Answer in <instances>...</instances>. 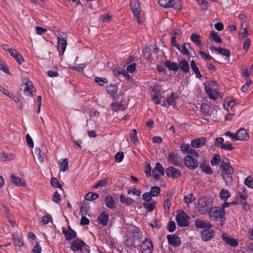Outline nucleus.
Instances as JSON below:
<instances>
[{
  "mask_svg": "<svg viewBox=\"0 0 253 253\" xmlns=\"http://www.w3.org/2000/svg\"><path fill=\"white\" fill-rule=\"evenodd\" d=\"M130 6L132 11L137 19L138 23L141 22L142 19L140 16V12H141V8L139 1L137 0H131L130 1Z\"/></svg>",
  "mask_w": 253,
  "mask_h": 253,
  "instance_id": "5",
  "label": "nucleus"
},
{
  "mask_svg": "<svg viewBox=\"0 0 253 253\" xmlns=\"http://www.w3.org/2000/svg\"><path fill=\"white\" fill-rule=\"evenodd\" d=\"M200 36L199 35L193 33L191 36V40L195 43H196L198 46H200L202 45V42L200 40Z\"/></svg>",
  "mask_w": 253,
  "mask_h": 253,
  "instance_id": "40",
  "label": "nucleus"
},
{
  "mask_svg": "<svg viewBox=\"0 0 253 253\" xmlns=\"http://www.w3.org/2000/svg\"><path fill=\"white\" fill-rule=\"evenodd\" d=\"M87 213V209L85 204H81L80 205V214L85 215Z\"/></svg>",
  "mask_w": 253,
  "mask_h": 253,
  "instance_id": "49",
  "label": "nucleus"
},
{
  "mask_svg": "<svg viewBox=\"0 0 253 253\" xmlns=\"http://www.w3.org/2000/svg\"><path fill=\"white\" fill-rule=\"evenodd\" d=\"M140 248L142 253H152L153 250L151 241L147 238L141 242Z\"/></svg>",
  "mask_w": 253,
  "mask_h": 253,
  "instance_id": "8",
  "label": "nucleus"
},
{
  "mask_svg": "<svg viewBox=\"0 0 253 253\" xmlns=\"http://www.w3.org/2000/svg\"><path fill=\"white\" fill-rule=\"evenodd\" d=\"M200 166L202 170L206 174H211L212 173V170L210 165L202 163L200 164Z\"/></svg>",
  "mask_w": 253,
  "mask_h": 253,
  "instance_id": "32",
  "label": "nucleus"
},
{
  "mask_svg": "<svg viewBox=\"0 0 253 253\" xmlns=\"http://www.w3.org/2000/svg\"><path fill=\"white\" fill-rule=\"evenodd\" d=\"M214 236V233L210 228L205 229L201 232V237L204 241H208Z\"/></svg>",
  "mask_w": 253,
  "mask_h": 253,
  "instance_id": "11",
  "label": "nucleus"
},
{
  "mask_svg": "<svg viewBox=\"0 0 253 253\" xmlns=\"http://www.w3.org/2000/svg\"><path fill=\"white\" fill-rule=\"evenodd\" d=\"M222 239L223 241L229 246L232 247H237L238 245L237 240L233 238L227 236L226 235L223 234L222 236Z\"/></svg>",
  "mask_w": 253,
  "mask_h": 253,
  "instance_id": "20",
  "label": "nucleus"
},
{
  "mask_svg": "<svg viewBox=\"0 0 253 253\" xmlns=\"http://www.w3.org/2000/svg\"><path fill=\"white\" fill-rule=\"evenodd\" d=\"M109 213L106 211H103L98 216L97 218V221L103 226H105L107 225L109 220Z\"/></svg>",
  "mask_w": 253,
  "mask_h": 253,
  "instance_id": "13",
  "label": "nucleus"
},
{
  "mask_svg": "<svg viewBox=\"0 0 253 253\" xmlns=\"http://www.w3.org/2000/svg\"><path fill=\"white\" fill-rule=\"evenodd\" d=\"M190 65H191V68L192 70L196 75V77L198 78H201L202 75L200 74L199 68L196 66V63L194 60H193L191 61Z\"/></svg>",
  "mask_w": 253,
  "mask_h": 253,
  "instance_id": "33",
  "label": "nucleus"
},
{
  "mask_svg": "<svg viewBox=\"0 0 253 253\" xmlns=\"http://www.w3.org/2000/svg\"><path fill=\"white\" fill-rule=\"evenodd\" d=\"M141 191L140 190H137L135 188H131L127 191V194H130L132 193L133 195H136L137 196H139L141 194Z\"/></svg>",
  "mask_w": 253,
  "mask_h": 253,
  "instance_id": "60",
  "label": "nucleus"
},
{
  "mask_svg": "<svg viewBox=\"0 0 253 253\" xmlns=\"http://www.w3.org/2000/svg\"><path fill=\"white\" fill-rule=\"evenodd\" d=\"M249 138V135L247 130L244 128H240L235 133L236 140H247Z\"/></svg>",
  "mask_w": 253,
  "mask_h": 253,
  "instance_id": "12",
  "label": "nucleus"
},
{
  "mask_svg": "<svg viewBox=\"0 0 253 253\" xmlns=\"http://www.w3.org/2000/svg\"><path fill=\"white\" fill-rule=\"evenodd\" d=\"M206 142V138L204 137H201L192 140L191 141V145L194 148H200L205 145Z\"/></svg>",
  "mask_w": 253,
  "mask_h": 253,
  "instance_id": "14",
  "label": "nucleus"
},
{
  "mask_svg": "<svg viewBox=\"0 0 253 253\" xmlns=\"http://www.w3.org/2000/svg\"><path fill=\"white\" fill-rule=\"evenodd\" d=\"M130 139L134 143H136L138 142V138L137 137V131L135 129H133L130 133Z\"/></svg>",
  "mask_w": 253,
  "mask_h": 253,
  "instance_id": "54",
  "label": "nucleus"
},
{
  "mask_svg": "<svg viewBox=\"0 0 253 253\" xmlns=\"http://www.w3.org/2000/svg\"><path fill=\"white\" fill-rule=\"evenodd\" d=\"M35 154L38 159V161L40 164H42L44 161V157L41 154V150L40 148H36Z\"/></svg>",
  "mask_w": 253,
  "mask_h": 253,
  "instance_id": "46",
  "label": "nucleus"
},
{
  "mask_svg": "<svg viewBox=\"0 0 253 253\" xmlns=\"http://www.w3.org/2000/svg\"><path fill=\"white\" fill-rule=\"evenodd\" d=\"M184 164L190 169H194L198 165V161L192 156L187 155L183 160Z\"/></svg>",
  "mask_w": 253,
  "mask_h": 253,
  "instance_id": "7",
  "label": "nucleus"
},
{
  "mask_svg": "<svg viewBox=\"0 0 253 253\" xmlns=\"http://www.w3.org/2000/svg\"><path fill=\"white\" fill-rule=\"evenodd\" d=\"M195 226L197 228H211V225L210 224L209 221L207 220H202L200 219H196L195 222Z\"/></svg>",
  "mask_w": 253,
  "mask_h": 253,
  "instance_id": "21",
  "label": "nucleus"
},
{
  "mask_svg": "<svg viewBox=\"0 0 253 253\" xmlns=\"http://www.w3.org/2000/svg\"><path fill=\"white\" fill-rule=\"evenodd\" d=\"M178 96L172 92L170 95L167 97L166 101L169 106H172L173 108H175L176 107V100Z\"/></svg>",
  "mask_w": 253,
  "mask_h": 253,
  "instance_id": "19",
  "label": "nucleus"
},
{
  "mask_svg": "<svg viewBox=\"0 0 253 253\" xmlns=\"http://www.w3.org/2000/svg\"><path fill=\"white\" fill-rule=\"evenodd\" d=\"M171 0H159V4L162 7L167 8L169 7Z\"/></svg>",
  "mask_w": 253,
  "mask_h": 253,
  "instance_id": "56",
  "label": "nucleus"
},
{
  "mask_svg": "<svg viewBox=\"0 0 253 253\" xmlns=\"http://www.w3.org/2000/svg\"><path fill=\"white\" fill-rule=\"evenodd\" d=\"M166 173L168 177H172L174 179L177 178L181 174L180 170L172 166H169L166 169Z\"/></svg>",
  "mask_w": 253,
  "mask_h": 253,
  "instance_id": "10",
  "label": "nucleus"
},
{
  "mask_svg": "<svg viewBox=\"0 0 253 253\" xmlns=\"http://www.w3.org/2000/svg\"><path fill=\"white\" fill-rule=\"evenodd\" d=\"M9 53L11 56L16 60L19 64H21L23 62H24V60L23 56L15 49L13 48L12 49H10Z\"/></svg>",
  "mask_w": 253,
  "mask_h": 253,
  "instance_id": "16",
  "label": "nucleus"
},
{
  "mask_svg": "<svg viewBox=\"0 0 253 253\" xmlns=\"http://www.w3.org/2000/svg\"><path fill=\"white\" fill-rule=\"evenodd\" d=\"M178 67L185 74H186L189 71V64L185 60H181L178 63Z\"/></svg>",
  "mask_w": 253,
  "mask_h": 253,
  "instance_id": "25",
  "label": "nucleus"
},
{
  "mask_svg": "<svg viewBox=\"0 0 253 253\" xmlns=\"http://www.w3.org/2000/svg\"><path fill=\"white\" fill-rule=\"evenodd\" d=\"M11 182L17 186H25L26 182L23 178H19L14 174L11 175Z\"/></svg>",
  "mask_w": 253,
  "mask_h": 253,
  "instance_id": "15",
  "label": "nucleus"
},
{
  "mask_svg": "<svg viewBox=\"0 0 253 253\" xmlns=\"http://www.w3.org/2000/svg\"><path fill=\"white\" fill-rule=\"evenodd\" d=\"M169 7H172L176 10H181L182 8L181 1L180 0H171Z\"/></svg>",
  "mask_w": 253,
  "mask_h": 253,
  "instance_id": "28",
  "label": "nucleus"
},
{
  "mask_svg": "<svg viewBox=\"0 0 253 253\" xmlns=\"http://www.w3.org/2000/svg\"><path fill=\"white\" fill-rule=\"evenodd\" d=\"M142 199L146 202H149L152 200V196L149 192H145L142 195Z\"/></svg>",
  "mask_w": 253,
  "mask_h": 253,
  "instance_id": "62",
  "label": "nucleus"
},
{
  "mask_svg": "<svg viewBox=\"0 0 253 253\" xmlns=\"http://www.w3.org/2000/svg\"><path fill=\"white\" fill-rule=\"evenodd\" d=\"M239 195L240 199L245 201L248 197L247 190L245 187L242 186L239 188Z\"/></svg>",
  "mask_w": 253,
  "mask_h": 253,
  "instance_id": "34",
  "label": "nucleus"
},
{
  "mask_svg": "<svg viewBox=\"0 0 253 253\" xmlns=\"http://www.w3.org/2000/svg\"><path fill=\"white\" fill-rule=\"evenodd\" d=\"M57 49L60 53L63 54L67 46V36L64 32L58 33Z\"/></svg>",
  "mask_w": 253,
  "mask_h": 253,
  "instance_id": "3",
  "label": "nucleus"
},
{
  "mask_svg": "<svg viewBox=\"0 0 253 253\" xmlns=\"http://www.w3.org/2000/svg\"><path fill=\"white\" fill-rule=\"evenodd\" d=\"M198 205L199 212L202 214H206L212 206L211 199L207 196L200 198L198 201Z\"/></svg>",
  "mask_w": 253,
  "mask_h": 253,
  "instance_id": "1",
  "label": "nucleus"
},
{
  "mask_svg": "<svg viewBox=\"0 0 253 253\" xmlns=\"http://www.w3.org/2000/svg\"><path fill=\"white\" fill-rule=\"evenodd\" d=\"M210 49L211 51H217L219 54H221L223 56H225L226 57H228L230 55V52L229 50H227V49L222 48L221 47H219L218 48H216L214 46H211L210 47Z\"/></svg>",
  "mask_w": 253,
  "mask_h": 253,
  "instance_id": "24",
  "label": "nucleus"
},
{
  "mask_svg": "<svg viewBox=\"0 0 253 253\" xmlns=\"http://www.w3.org/2000/svg\"><path fill=\"white\" fill-rule=\"evenodd\" d=\"M52 200L56 203H59L61 201V195L57 191L53 193Z\"/></svg>",
  "mask_w": 253,
  "mask_h": 253,
  "instance_id": "59",
  "label": "nucleus"
},
{
  "mask_svg": "<svg viewBox=\"0 0 253 253\" xmlns=\"http://www.w3.org/2000/svg\"><path fill=\"white\" fill-rule=\"evenodd\" d=\"M161 192V189L158 186H153L151 187L149 193L153 197L157 196L160 194Z\"/></svg>",
  "mask_w": 253,
  "mask_h": 253,
  "instance_id": "42",
  "label": "nucleus"
},
{
  "mask_svg": "<svg viewBox=\"0 0 253 253\" xmlns=\"http://www.w3.org/2000/svg\"><path fill=\"white\" fill-rule=\"evenodd\" d=\"M99 197V195L97 193H93L91 192H88L87 194L85 195L84 198L87 201H91L96 200Z\"/></svg>",
  "mask_w": 253,
  "mask_h": 253,
  "instance_id": "36",
  "label": "nucleus"
},
{
  "mask_svg": "<svg viewBox=\"0 0 253 253\" xmlns=\"http://www.w3.org/2000/svg\"><path fill=\"white\" fill-rule=\"evenodd\" d=\"M66 240H71L74 239L77 235L76 232L73 230L70 226L66 231H63Z\"/></svg>",
  "mask_w": 253,
  "mask_h": 253,
  "instance_id": "22",
  "label": "nucleus"
},
{
  "mask_svg": "<svg viewBox=\"0 0 253 253\" xmlns=\"http://www.w3.org/2000/svg\"><path fill=\"white\" fill-rule=\"evenodd\" d=\"M190 217L183 211H181L177 213L176 220L178 226L181 227L188 226L189 224V220Z\"/></svg>",
  "mask_w": 253,
  "mask_h": 253,
  "instance_id": "4",
  "label": "nucleus"
},
{
  "mask_svg": "<svg viewBox=\"0 0 253 253\" xmlns=\"http://www.w3.org/2000/svg\"><path fill=\"white\" fill-rule=\"evenodd\" d=\"M210 37L211 38L213 41H214L216 43H219L222 42L220 37L218 36L217 33L214 31L211 32Z\"/></svg>",
  "mask_w": 253,
  "mask_h": 253,
  "instance_id": "41",
  "label": "nucleus"
},
{
  "mask_svg": "<svg viewBox=\"0 0 253 253\" xmlns=\"http://www.w3.org/2000/svg\"><path fill=\"white\" fill-rule=\"evenodd\" d=\"M205 89L209 98L213 100H215L219 94V92L216 90H212L210 87L205 85Z\"/></svg>",
  "mask_w": 253,
  "mask_h": 253,
  "instance_id": "18",
  "label": "nucleus"
},
{
  "mask_svg": "<svg viewBox=\"0 0 253 253\" xmlns=\"http://www.w3.org/2000/svg\"><path fill=\"white\" fill-rule=\"evenodd\" d=\"M168 243L174 247H179L181 245V239L175 234H169L167 236Z\"/></svg>",
  "mask_w": 253,
  "mask_h": 253,
  "instance_id": "9",
  "label": "nucleus"
},
{
  "mask_svg": "<svg viewBox=\"0 0 253 253\" xmlns=\"http://www.w3.org/2000/svg\"><path fill=\"white\" fill-rule=\"evenodd\" d=\"M104 201L106 206L109 209H112L116 206V202L111 196H107Z\"/></svg>",
  "mask_w": 253,
  "mask_h": 253,
  "instance_id": "26",
  "label": "nucleus"
},
{
  "mask_svg": "<svg viewBox=\"0 0 253 253\" xmlns=\"http://www.w3.org/2000/svg\"><path fill=\"white\" fill-rule=\"evenodd\" d=\"M50 183L52 186L62 189L61 185L56 178L52 177L50 179Z\"/></svg>",
  "mask_w": 253,
  "mask_h": 253,
  "instance_id": "48",
  "label": "nucleus"
},
{
  "mask_svg": "<svg viewBox=\"0 0 253 253\" xmlns=\"http://www.w3.org/2000/svg\"><path fill=\"white\" fill-rule=\"evenodd\" d=\"M176 228L175 223L173 221H170L168 224V229L170 232H173Z\"/></svg>",
  "mask_w": 253,
  "mask_h": 253,
  "instance_id": "58",
  "label": "nucleus"
},
{
  "mask_svg": "<svg viewBox=\"0 0 253 253\" xmlns=\"http://www.w3.org/2000/svg\"><path fill=\"white\" fill-rule=\"evenodd\" d=\"M118 88L115 84H112L107 86L106 91L107 92L112 96L115 95L117 92Z\"/></svg>",
  "mask_w": 253,
  "mask_h": 253,
  "instance_id": "30",
  "label": "nucleus"
},
{
  "mask_svg": "<svg viewBox=\"0 0 253 253\" xmlns=\"http://www.w3.org/2000/svg\"><path fill=\"white\" fill-rule=\"evenodd\" d=\"M244 183L248 187L253 188V180L251 176H249L245 179Z\"/></svg>",
  "mask_w": 253,
  "mask_h": 253,
  "instance_id": "51",
  "label": "nucleus"
},
{
  "mask_svg": "<svg viewBox=\"0 0 253 253\" xmlns=\"http://www.w3.org/2000/svg\"><path fill=\"white\" fill-rule=\"evenodd\" d=\"M124 157V154L123 152H119L115 155L116 162L117 163L121 162Z\"/></svg>",
  "mask_w": 253,
  "mask_h": 253,
  "instance_id": "57",
  "label": "nucleus"
},
{
  "mask_svg": "<svg viewBox=\"0 0 253 253\" xmlns=\"http://www.w3.org/2000/svg\"><path fill=\"white\" fill-rule=\"evenodd\" d=\"M168 160L171 164L174 166H178L181 164V163L178 160V155L177 154L174 153L169 154Z\"/></svg>",
  "mask_w": 253,
  "mask_h": 253,
  "instance_id": "17",
  "label": "nucleus"
},
{
  "mask_svg": "<svg viewBox=\"0 0 253 253\" xmlns=\"http://www.w3.org/2000/svg\"><path fill=\"white\" fill-rule=\"evenodd\" d=\"M221 162V158L220 156L216 154H214L213 157L211 160V164L212 166H217Z\"/></svg>",
  "mask_w": 253,
  "mask_h": 253,
  "instance_id": "44",
  "label": "nucleus"
},
{
  "mask_svg": "<svg viewBox=\"0 0 253 253\" xmlns=\"http://www.w3.org/2000/svg\"><path fill=\"white\" fill-rule=\"evenodd\" d=\"M68 169V161L66 158L62 160L61 163L60 169L63 171H65Z\"/></svg>",
  "mask_w": 253,
  "mask_h": 253,
  "instance_id": "50",
  "label": "nucleus"
},
{
  "mask_svg": "<svg viewBox=\"0 0 253 253\" xmlns=\"http://www.w3.org/2000/svg\"><path fill=\"white\" fill-rule=\"evenodd\" d=\"M120 202L123 204H126L127 205H132L134 201L131 198L126 197L123 195H121L120 197Z\"/></svg>",
  "mask_w": 253,
  "mask_h": 253,
  "instance_id": "35",
  "label": "nucleus"
},
{
  "mask_svg": "<svg viewBox=\"0 0 253 253\" xmlns=\"http://www.w3.org/2000/svg\"><path fill=\"white\" fill-rule=\"evenodd\" d=\"M109 182V179L105 178L103 179L100 180L94 185L93 186V188H97L99 187H103L105 186Z\"/></svg>",
  "mask_w": 253,
  "mask_h": 253,
  "instance_id": "45",
  "label": "nucleus"
},
{
  "mask_svg": "<svg viewBox=\"0 0 253 253\" xmlns=\"http://www.w3.org/2000/svg\"><path fill=\"white\" fill-rule=\"evenodd\" d=\"M23 83L25 84V87L24 88V91L25 92H28V94L31 95H32V88H33V84L31 81H26L25 82H23Z\"/></svg>",
  "mask_w": 253,
  "mask_h": 253,
  "instance_id": "31",
  "label": "nucleus"
},
{
  "mask_svg": "<svg viewBox=\"0 0 253 253\" xmlns=\"http://www.w3.org/2000/svg\"><path fill=\"white\" fill-rule=\"evenodd\" d=\"M170 206L171 203L170 200L168 199L165 200L164 202V209L165 211V212L168 211H169Z\"/></svg>",
  "mask_w": 253,
  "mask_h": 253,
  "instance_id": "61",
  "label": "nucleus"
},
{
  "mask_svg": "<svg viewBox=\"0 0 253 253\" xmlns=\"http://www.w3.org/2000/svg\"><path fill=\"white\" fill-rule=\"evenodd\" d=\"M155 169L161 174V175H164L165 169L163 166L160 163H156Z\"/></svg>",
  "mask_w": 253,
  "mask_h": 253,
  "instance_id": "53",
  "label": "nucleus"
},
{
  "mask_svg": "<svg viewBox=\"0 0 253 253\" xmlns=\"http://www.w3.org/2000/svg\"><path fill=\"white\" fill-rule=\"evenodd\" d=\"M209 215L211 220H217L224 217L225 211L219 207H213L209 210Z\"/></svg>",
  "mask_w": 253,
  "mask_h": 253,
  "instance_id": "2",
  "label": "nucleus"
},
{
  "mask_svg": "<svg viewBox=\"0 0 253 253\" xmlns=\"http://www.w3.org/2000/svg\"><path fill=\"white\" fill-rule=\"evenodd\" d=\"M134 240L140 241L142 237V232L138 230H133L132 231Z\"/></svg>",
  "mask_w": 253,
  "mask_h": 253,
  "instance_id": "52",
  "label": "nucleus"
},
{
  "mask_svg": "<svg viewBox=\"0 0 253 253\" xmlns=\"http://www.w3.org/2000/svg\"><path fill=\"white\" fill-rule=\"evenodd\" d=\"M70 246L71 249L73 251H82L83 249L87 251L88 248H89V247L84 241L78 239L73 241Z\"/></svg>",
  "mask_w": 253,
  "mask_h": 253,
  "instance_id": "6",
  "label": "nucleus"
},
{
  "mask_svg": "<svg viewBox=\"0 0 253 253\" xmlns=\"http://www.w3.org/2000/svg\"><path fill=\"white\" fill-rule=\"evenodd\" d=\"M219 196L221 199L226 201L231 196V195L227 190L223 189L220 192Z\"/></svg>",
  "mask_w": 253,
  "mask_h": 253,
  "instance_id": "39",
  "label": "nucleus"
},
{
  "mask_svg": "<svg viewBox=\"0 0 253 253\" xmlns=\"http://www.w3.org/2000/svg\"><path fill=\"white\" fill-rule=\"evenodd\" d=\"M13 239L14 240L15 245L19 247H22L24 245V242L18 237H15L14 235H12Z\"/></svg>",
  "mask_w": 253,
  "mask_h": 253,
  "instance_id": "55",
  "label": "nucleus"
},
{
  "mask_svg": "<svg viewBox=\"0 0 253 253\" xmlns=\"http://www.w3.org/2000/svg\"><path fill=\"white\" fill-rule=\"evenodd\" d=\"M195 200V197L194 196L193 193H190L189 195L185 196L183 198V201L186 204L192 203Z\"/></svg>",
  "mask_w": 253,
  "mask_h": 253,
  "instance_id": "43",
  "label": "nucleus"
},
{
  "mask_svg": "<svg viewBox=\"0 0 253 253\" xmlns=\"http://www.w3.org/2000/svg\"><path fill=\"white\" fill-rule=\"evenodd\" d=\"M94 81L100 86H103L104 84L108 83L107 79L104 78L95 77Z\"/></svg>",
  "mask_w": 253,
  "mask_h": 253,
  "instance_id": "47",
  "label": "nucleus"
},
{
  "mask_svg": "<svg viewBox=\"0 0 253 253\" xmlns=\"http://www.w3.org/2000/svg\"><path fill=\"white\" fill-rule=\"evenodd\" d=\"M156 204V203L155 202H153L150 203L144 202L143 203V206L148 212H151L155 209Z\"/></svg>",
  "mask_w": 253,
  "mask_h": 253,
  "instance_id": "37",
  "label": "nucleus"
},
{
  "mask_svg": "<svg viewBox=\"0 0 253 253\" xmlns=\"http://www.w3.org/2000/svg\"><path fill=\"white\" fill-rule=\"evenodd\" d=\"M51 220V216L50 214H48L42 217V220L41 222L43 224L45 225L47 224Z\"/></svg>",
  "mask_w": 253,
  "mask_h": 253,
  "instance_id": "63",
  "label": "nucleus"
},
{
  "mask_svg": "<svg viewBox=\"0 0 253 253\" xmlns=\"http://www.w3.org/2000/svg\"><path fill=\"white\" fill-rule=\"evenodd\" d=\"M233 173H222L221 176L227 186H230L232 184V177L231 174Z\"/></svg>",
  "mask_w": 253,
  "mask_h": 253,
  "instance_id": "29",
  "label": "nucleus"
},
{
  "mask_svg": "<svg viewBox=\"0 0 253 253\" xmlns=\"http://www.w3.org/2000/svg\"><path fill=\"white\" fill-rule=\"evenodd\" d=\"M220 167L223 169L224 171L222 173H234V169L230 166L229 164V162H224L222 160Z\"/></svg>",
  "mask_w": 253,
  "mask_h": 253,
  "instance_id": "23",
  "label": "nucleus"
},
{
  "mask_svg": "<svg viewBox=\"0 0 253 253\" xmlns=\"http://www.w3.org/2000/svg\"><path fill=\"white\" fill-rule=\"evenodd\" d=\"M164 65L169 70L176 72L178 69L177 63L172 62L170 60H167L164 62Z\"/></svg>",
  "mask_w": 253,
  "mask_h": 253,
  "instance_id": "27",
  "label": "nucleus"
},
{
  "mask_svg": "<svg viewBox=\"0 0 253 253\" xmlns=\"http://www.w3.org/2000/svg\"><path fill=\"white\" fill-rule=\"evenodd\" d=\"M14 158L15 156L11 154H6L4 153L0 154V159L3 161L12 160Z\"/></svg>",
  "mask_w": 253,
  "mask_h": 253,
  "instance_id": "38",
  "label": "nucleus"
},
{
  "mask_svg": "<svg viewBox=\"0 0 253 253\" xmlns=\"http://www.w3.org/2000/svg\"><path fill=\"white\" fill-rule=\"evenodd\" d=\"M5 64L3 61L0 59V70L3 71L4 73H9L7 67L5 66Z\"/></svg>",
  "mask_w": 253,
  "mask_h": 253,
  "instance_id": "64",
  "label": "nucleus"
}]
</instances>
